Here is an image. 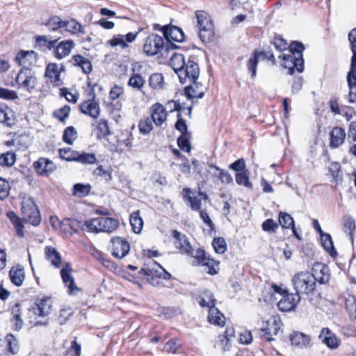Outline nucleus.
<instances>
[{"mask_svg":"<svg viewBox=\"0 0 356 356\" xmlns=\"http://www.w3.org/2000/svg\"><path fill=\"white\" fill-rule=\"evenodd\" d=\"M199 72L198 64L194 60L193 56H190L187 62L185 63L184 68L179 74L180 82L184 84L188 80L191 83H194L196 88H198L197 79Z\"/></svg>","mask_w":356,"mask_h":356,"instance_id":"9d476101","label":"nucleus"},{"mask_svg":"<svg viewBox=\"0 0 356 356\" xmlns=\"http://www.w3.org/2000/svg\"><path fill=\"white\" fill-rule=\"evenodd\" d=\"M23 219L30 224L37 226L40 222L39 210L31 197H24L22 202Z\"/></svg>","mask_w":356,"mask_h":356,"instance_id":"1a4fd4ad","label":"nucleus"},{"mask_svg":"<svg viewBox=\"0 0 356 356\" xmlns=\"http://www.w3.org/2000/svg\"><path fill=\"white\" fill-rule=\"evenodd\" d=\"M236 181L238 185L246 188H252V183L250 181L248 175L245 172H238L236 175Z\"/></svg>","mask_w":356,"mask_h":356,"instance_id":"0e129e2a","label":"nucleus"},{"mask_svg":"<svg viewBox=\"0 0 356 356\" xmlns=\"http://www.w3.org/2000/svg\"><path fill=\"white\" fill-rule=\"evenodd\" d=\"M198 302L201 307H208L210 309L215 307L216 300L211 291H205L199 296Z\"/></svg>","mask_w":356,"mask_h":356,"instance_id":"58836bf2","label":"nucleus"},{"mask_svg":"<svg viewBox=\"0 0 356 356\" xmlns=\"http://www.w3.org/2000/svg\"><path fill=\"white\" fill-rule=\"evenodd\" d=\"M96 136L98 139L101 140L105 138L111 134L110 129L106 120L101 119L94 130Z\"/></svg>","mask_w":356,"mask_h":356,"instance_id":"ea45409f","label":"nucleus"},{"mask_svg":"<svg viewBox=\"0 0 356 356\" xmlns=\"http://www.w3.org/2000/svg\"><path fill=\"white\" fill-rule=\"evenodd\" d=\"M13 317L11 322L15 330H19L22 328L24 323L21 318V308L20 305L16 304L12 309Z\"/></svg>","mask_w":356,"mask_h":356,"instance_id":"79ce46f5","label":"nucleus"},{"mask_svg":"<svg viewBox=\"0 0 356 356\" xmlns=\"http://www.w3.org/2000/svg\"><path fill=\"white\" fill-rule=\"evenodd\" d=\"M111 140H113V138L107 139L108 142L107 145L110 151L113 152H122L126 149H131L132 147L133 138L131 135H129L127 138L124 140L115 139L116 143L114 141H111Z\"/></svg>","mask_w":356,"mask_h":356,"instance_id":"cd10ccee","label":"nucleus"},{"mask_svg":"<svg viewBox=\"0 0 356 356\" xmlns=\"http://www.w3.org/2000/svg\"><path fill=\"white\" fill-rule=\"evenodd\" d=\"M215 169L218 171V174L216 177L221 181L222 184H229L233 182L232 176L227 171L220 169L218 166L214 167Z\"/></svg>","mask_w":356,"mask_h":356,"instance_id":"bf43d9fd","label":"nucleus"},{"mask_svg":"<svg viewBox=\"0 0 356 356\" xmlns=\"http://www.w3.org/2000/svg\"><path fill=\"white\" fill-rule=\"evenodd\" d=\"M164 45L163 37L156 33H151L144 40L143 51L147 56H153L161 52Z\"/></svg>","mask_w":356,"mask_h":356,"instance_id":"9b49d317","label":"nucleus"},{"mask_svg":"<svg viewBox=\"0 0 356 356\" xmlns=\"http://www.w3.org/2000/svg\"><path fill=\"white\" fill-rule=\"evenodd\" d=\"M66 23V31L71 35H77L79 33L85 34V30L83 26L78 21L74 18L65 20Z\"/></svg>","mask_w":356,"mask_h":356,"instance_id":"4c0bfd02","label":"nucleus"},{"mask_svg":"<svg viewBox=\"0 0 356 356\" xmlns=\"http://www.w3.org/2000/svg\"><path fill=\"white\" fill-rule=\"evenodd\" d=\"M16 118L14 111L4 104H0V123L10 127L15 125Z\"/></svg>","mask_w":356,"mask_h":356,"instance_id":"bb28decb","label":"nucleus"},{"mask_svg":"<svg viewBox=\"0 0 356 356\" xmlns=\"http://www.w3.org/2000/svg\"><path fill=\"white\" fill-rule=\"evenodd\" d=\"M162 31L165 40L172 43L173 42H181L184 40V33L181 29L173 25L164 26Z\"/></svg>","mask_w":356,"mask_h":356,"instance_id":"a211bd4d","label":"nucleus"},{"mask_svg":"<svg viewBox=\"0 0 356 356\" xmlns=\"http://www.w3.org/2000/svg\"><path fill=\"white\" fill-rule=\"evenodd\" d=\"M264 231L268 233H275L279 227V224L271 218H268L263 222L261 225Z\"/></svg>","mask_w":356,"mask_h":356,"instance_id":"052dcab7","label":"nucleus"},{"mask_svg":"<svg viewBox=\"0 0 356 356\" xmlns=\"http://www.w3.org/2000/svg\"><path fill=\"white\" fill-rule=\"evenodd\" d=\"M305 50L303 44L298 41H293L289 44V54H283L279 56L282 59V65L293 74L295 71L302 72L304 70L302 52Z\"/></svg>","mask_w":356,"mask_h":356,"instance_id":"20e7f679","label":"nucleus"},{"mask_svg":"<svg viewBox=\"0 0 356 356\" xmlns=\"http://www.w3.org/2000/svg\"><path fill=\"white\" fill-rule=\"evenodd\" d=\"M15 154L7 152L0 156V165L3 167H10L15 163Z\"/></svg>","mask_w":356,"mask_h":356,"instance_id":"3c124183","label":"nucleus"},{"mask_svg":"<svg viewBox=\"0 0 356 356\" xmlns=\"http://www.w3.org/2000/svg\"><path fill=\"white\" fill-rule=\"evenodd\" d=\"M145 83V81L144 78L140 74L136 73H134L128 81L129 86L137 89H140L144 86Z\"/></svg>","mask_w":356,"mask_h":356,"instance_id":"864d4df0","label":"nucleus"},{"mask_svg":"<svg viewBox=\"0 0 356 356\" xmlns=\"http://www.w3.org/2000/svg\"><path fill=\"white\" fill-rule=\"evenodd\" d=\"M33 167L40 175H48L56 169V165L51 160L46 158H40L34 162Z\"/></svg>","mask_w":356,"mask_h":356,"instance_id":"a878e982","label":"nucleus"},{"mask_svg":"<svg viewBox=\"0 0 356 356\" xmlns=\"http://www.w3.org/2000/svg\"><path fill=\"white\" fill-rule=\"evenodd\" d=\"M141 29H138V31L135 33L129 32L126 35H114L111 39L106 42V43L108 45H110L112 47L119 46L122 49H125L129 47V43L135 41Z\"/></svg>","mask_w":356,"mask_h":356,"instance_id":"f8f14e48","label":"nucleus"},{"mask_svg":"<svg viewBox=\"0 0 356 356\" xmlns=\"http://www.w3.org/2000/svg\"><path fill=\"white\" fill-rule=\"evenodd\" d=\"M311 274L315 278V283L318 282L320 284H325L330 277L327 266L322 263L315 264Z\"/></svg>","mask_w":356,"mask_h":356,"instance_id":"393cba45","label":"nucleus"},{"mask_svg":"<svg viewBox=\"0 0 356 356\" xmlns=\"http://www.w3.org/2000/svg\"><path fill=\"white\" fill-rule=\"evenodd\" d=\"M346 135L344 129L339 127L333 128L330 134V147L337 148L341 146L344 143Z\"/></svg>","mask_w":356,"mask_h":356,"instance_id":"c85d7f7f","label":"nucleus"},{"mask_svg":"<svg viewBox=\"0 0 356 356\" xmlns=\"http://www.w3.org/2000/svg\"><path fill=\"white\" fill-rule=\"evenodd\" d=\"M267 326L265 328L261 329V337L267 336L266 340L268 341H272L274 338L273 335L277 334L279 330L281 328V321L277 316H273L267 321Z\"/></svg>","mask_w":356,"mask_h":356,"instance_id":"6ab92c4d","label":"nucleus"},{"mask_svg":"<svg viewBox=\"0 0 356 356\" xmlns=\"http://www.w3.org/2000/svg\"><path fill=\"white\" fill-rule=\"evenodd\" d=\"M175 239L174 245L181 253L191 254L193 266H202L204 270L214 275L218 273L219 262L206 256L205 252L202 249H197L194 254H192V246L186 236L181 232L173 230L172 234Z\"/></svg>","mask_w":356,"mask_h":356,"instance_id":"f257e3e1","label":"nucleus"},{"mask_svg":"<svg viewBox=\"0 0 356 356\" xmlns=\"http://www.w3.org/2000/svg\"><path fill=\"white\" fill-rule=\"evenodd\" d=\"M44 76L47 83L54 88L60 87L63 85L60 70H58V64L56 63H49L46 65Z\"/></svg>","mask_w":356,"mask_h":356,"instance_id":"ddd939ff","label":"nucleus"},{"mask_svg":"<svg viewBox=\"0 0 356 356\" xmlns=\"http://www.w3.org/2000/svg\"><path fill=\"white\" fill-rule=\"evenodd\" d=\"M77 152H78L74 151L70 147L60 149L59 150L60 158L69 161H76V155L75 156V154H77Z\"/></svg>","mask_w":356,"mask_h":356,"instance_id":"680f3d73","label":"nucleus"},{"mask_svg":"<svg viewBox=\"0 0 356 356\" xmlns=\"http://www.w3.org/2000/svg\"><path fill=\"white\" fill-rule=\"evenodd\" d=\"M72 268L69 263H66L60 270V275L63 283L67 287L70 294H75L79 291V289L74 283V277L72 275Z\"/></svg>","mask_w":356,"mask_h":356,"instance_id":"dca6fc26","label":"nucleus"},{"mask_svg":"<svg viewBox=\"0 0 356 356\" xmlns=\"http://www.w3.org/2000/svg\"><path fill=\"white\" fill-rule=\"evenodd\" d=\"M208 320L211 323L221 327L225 324L223 314L215 307L209 310Z\"/></svg>","mask_w":356,"mask_h":356,"instance_id":"f704fd0d","label":"nucleus"},{"mask_svg":"<svg viewBox=\"0 0 356 356\" xmlns=\"http://www.w3.org/2000/svg\"><path fill=\"white\" fill-rule=\"evenodd\" d=\"M259 59L270 62L271 65L277 64L275 56L270 49L268 50L254 49L246 64L247 70L252 78L256 76Z\"/></svg>","mask_w":356,"mask_h":356,"instance_id":"6e6552de","label":"nucleus"},{"mask_svg":"<svg viewBox=\"0 0 356 356\" xmlns=\"http://www.w3.org/2000/svg\"><path fill=\"white\" fill-rule=\"evenodd\" d=\"M291 344L298 348H304L310 345L311 337L300 332H294L290 337Z\"/></svg>","mask_w":356,"mask_h":356,"instance_id":"c756f323","label":"nucleus"},{"mask_svg":"<svg viewBox=\"0 0 356 356\" xmlns=\"http://www.w3.org/2000/svg\"><path fill=\"white\" fill-rule=\"evenodd\" d=\"M76 46L72 39L60 40V38H53L47 35L33 36V47L41 51H50L57 60H62L71 54Z\"/></svg>","mask_w":356,"mask_h":356,"instance_id":"f03ea898","label":"nucleus"},{"mask_svg":"<svg viewBox=\"0 0 356 356\" xmlns=\"http://www.w3.org/2000/svg\"><path fill=\"white\" fill-rule=\"evenodd\" d=\"M37 59L38 54L33 50H20L17 53L14 61L22 67L15 79L16 83L19 88L33 89L35 87L36 78L31 75L30 72H28L24 70H28L32 67L36 63Z\"/></svg>","mask_w":356,"mask_h":356,"instance_id":"7ed1b4c3","label":"nucleus"},{"mask_svg":"<svg viewBox=\"0 0 356 356\" xmlns=\"http://www.w3.org/2000/svg\"><path fill=\"white\" fill-rule=\"evenodd\" d=\"M300 300V296L296 293H287L279 301L277 305L281 311L289 312L296 308Z\"/></svg>","mask_w":356,"mask_h":356,"instance_id":"4be33fe9","label":"nucleus"},{"mask_svg":"<svg viewBox=\"0 0 356 356\" xmlns=\"http://www.w3.org/2000/svg\"><path fill=\"white\" fill-rule=\"evenodd\" d=\"M77 138V131L72 126L67 127L63 133V140L69 145H72Z\"/></svg>","mask_w":356,"mask_h":356,"instance_id":"8fccbe9b","label":"nucleus"},{"mask_svg":"<svg viewBox=\"0 0 356 356\" xmlns=\"http://www.w3.org/2000/svg\"><path fill=\"white\" fill-rule=\"evenodd\" d=\"M76 161L83 164H94L97 162L96 156L93 153L77 152Z\"/></svg>","mask_w":356,"mask_h":356,"instance_id":"49530a36","label":"nucleus"},{"mask_svg":"<svg viewBox=\"0 0 356 356\" xmlns=\"http://www.w3.org/2000/svg\"><path fill=\"white\" fill-rule=\"evenodd\" d=\"M9 275L12 283L18 286L22 284L25 277L24 269L19 267H13Z\"/></svg>","mask_w":356,"mask_h":356,"instance_id":"c9c22d12","label":"nucleus"},{"mask_svg":"<svg viewBox=\"0 0 356 356\" xmlns=\"http://www.w3.org/2000/svg\"><path fill=\"white\" fill-rule=\"evenodd\" d=\"M279 226L284 229H291L295 225L293 217L285 212L280 211L278 216Z\"/></svg>","mask_w":356,"mask_h":356,"instance_id":"a18cd8bd","label":"nucleus"},{"mask_svg":"<svg viewBox=\"0 0 356 356\" xmlns=\"http://www.w3.org/2000/svg\"><path fill=\"white\" fill-rule=\"evenodd\" d=\"M270 43L280 51H284L287 49H289V45L288 44L287 41L284 39L281 35L276 34Z\"/></svg>","mask_w":356,"mask_h":356,"instance_id":"09e8293b","label":"nucleus"},{"mask_svg":"<svg viewBox=\"0 0 356 356\" xmlns=\"http://www.w3.org/2000/svg\"><path fill=\"white\" fill-rule=\"evenodd\" d=\"M118 226L119 222L116 219L106 216L92 218L80 225V227L83 231L108 233L113 232Z\"/></svg>","mask_w":356,"mask_h":356,"instance_id":"39448f33","label":"nucleus"},{"mask_svg":"<svg viewBox=\"0 0 356 356\" xmlns=\"http://www.w3.org/2000/svg\"><path fill=\"white\" fill-rule=\"evenodd\" d=\"M8 217L14 225L17 236H19V237H23V225L18 216H16L14 212H10L8 213Z\"/></svg>","mask_w":356,"mask_h":356,"instance_id":"603ef678","label":"nucleus"},{"mask_svg":"<svg viewBox=\"0 0 356 356\" xmlns=\"http://www.w3.org/2000/svg\"><path fill=\"white\" fill-rule=\"evenodd\" d=\"M72 310L70 308H63L60 310L58 321L60 325L65 324L70 317L72 315Z\"/></svg>","mask_w":356,"mask_h":356,"instance_id":"69168bd1","label":"nucleus"},{"mask_svg":"<svg viewBox=\"0 0 356 356\" xmlns=\"http://www.w3.org/2000/svg\"><path fill=\"white\" fill-rule=\"evenodd\" d=\"M215 252L218 254H222L227 250V243L222 237L215 238L212 243Z\"/></svg>","mask_w":356,"mask_h":356,"instance_id":"13d9d810","label":"nucleus"},{"mask_svg":"<svg viewBox=\"0 0 356 356\" xmlns=\"http://www.w3.org/2000/svg\"><path fill=\"white\" fill-rule=\"evenodd\" d=\"M139 131L143 134H148L153 129L152 120L149 118L142 119L138 124Z\"/></svg>","mask_w":356,"mask_h":356,"instance_id":"5fc2aeb1","label":"nucleus"},{"mask_svg":"<svg viewBox=\"0 0 356 356\" xmlns=\"http://www.w3.org/2000/svg\"><path fill=\"white\" fill-rule=\"evenodd\" d=\"M91 190V186L89 184H76L73 186L72 193L74 196L83 197L87 196Z\"/></svg>","mask_w":356,"mask_h":356,"instance_id":"c03bdc74","label":"nucleus"},{"mask_svg":"<svg viewBox=\"0 0 356 356\" xmlns=\"http://www.w3.org/2000/svg\"><path fill=\"white\" fill-rule=\"evenodd\" d=\"M6 343V350L12 355H16L19 352V341L12 334H8L5 337Z\"/></svg>","mask_w":356,"mask_h":356,"instance_id":"a19ab883","label":"nucleus"},{"mask_svg":"<svg viewBox=\"0 0 356 356\" xmlns=\"http://www.w3.org/2000/svg\"><path fill=\"white\" fill-rule=\"evenodd\" d=\"M195 14L200 40L205 44L211 42L214 39L215 32L211 16L204 10H197Z\"/></svg>","mask_w":356,"mask_h":356,"instance_id":"423d86ee","label":"nucleus"},{"mask_svg":"<svg viewBox=\"0 0 356 356\" xmlns=\"http://www.w3.org/2000/svg\"><path fill=\"white\" fill-rule=\"evenodd\" d=\"M149 85L152 89H162L164 86V79L162 74H152L149 79Z\"/></svg>","mask_w":356,"mask_h":356,"instance_id":"de8ad7c7","label":"nucleus"},{"mask_svg":"<svg viewBox=\"0 0 356 356\" xmlns=\"http://www.w3.org/2000/svg\"><path fill=\"white\" fill-rule=\"evenodd\" d=\"M346 307L351 317H356V300L354 296L346 298Z\"/></svg>","mask_w":356,"mask_h":356,"instance_id":"6e6d98bb","label":"nucleus"},{"mask_svg":"<svg viewBox=\"0 0 356 356\" xmlns=\"http://www.w3.org/2000/svg\"><path fill=\"white\" fill-rule=\"evenodd\" d=\"M88 97L89 99L80 105L81 111L83 113L96 118L99 115L100 108L99 104L95 100L93 90H90Z\"/></svg>","mask_w":356,"mask_h":356,"instance_id":"2eb2a0df","label":"nucleus"},{"mask_svg":"<svg viewBox=\"0 0 356 356\" xmlns=\"http://www.w3.org/2000/svg\"><path fill=\"white\" fill-rule=\"evenodd\" d=\"M185 58L183 54L179 53H174L170 60V65L175 72L176 74L179 76V72H181L184 68Z\"/></svg>","mask_w":356,"mask_h":356,"instance_id":"72a5a7b5","label":"nucleus"},{"mask_svg":"<svg viewBox=\"0 0 356 356\" xmlns=\"http://www.w3.org/2000/svg\"><path fill=\"white\" fill-rule=\"evenodd\" d=\"M70 108L69 106H64L63 107L55 111L54 116L61 122H63L65 118L68 117Z\"/></svg>","mask_w":356,"mask_h":356,"instance_id":"338daca9","label":"nucleus"},{"mask_svg":"<svg viewBox=\"0 0 356 356\" xmlns=\"http://www.w3.org/2000/svg\"><path fill=\"white\" fill-rule=\"evenodd\" d=\"M46 258L56 268H58L61 261V257L56 250L51 246H47L44 249Z\"/></svg>","mask_w":356,"mask_h":356,"instance_id":"e433bc0d","label":"nucleus"},{"mask_svg":"<svg viewBox=\"0 0 356 356\" xmlns=\"http://www.w3.org/2000/svg\"><path fill=\"white\" fill-rule=\"evenodd\" d=\"M151 119L156 126L161 127L165 123L167 112L161 104L156 103L150 108Z\"/></svg>","mask_w":356,"mask_h":356,"instance_id":"b1692460","label":"nucleus"},{"mask_svg":"<svg viewBox=\"0 0 356 356\" xmlns=\"http://www.w3.org/2000/svg\"><path fill=\"white\" fill-rule=\"evenodd\" d=\"M321 238L325 250L330 254H332V252H334V248L331 236L329 234H322Z\"/></svg>","mask_w":356,"mask_h":356,"instance_id":"4d7b16f0","label":"nucleus"},{"mask_svg":"<svg viewBox=\"0 0 356 356\" xmlns=\"http://www.w3.org/2000/svg\"><path fill=\"white\" fill-rule=\"evenodd\" d=\"M184 192L185 193L184 198L188 204L191 209L193 211H200L202 198L206 200L207 199V195L202 192H200L198 195H195L189 188H184Z\"/></svg>","mask_w":356,"mask_h":356,"instance_id":"412c9836","label":"nucleus"},{"mask_svg":"<svg viewBox=\"0 0 356 356\" xmlns=\"http://www.w3.org/2000/svg\"><path fill=\"white\" fill-rule=\"evenodd\" d=\"M74 65L81 67L85 74H89L92 70V65L88 58L81 54H75L72 56Z\"/></svg>","mask_w":356,"mask_h":356,"instance_id":"2f4dec72","label":"nucleus"},{"mask_svg":"<svg viewBox=\"0 0 356 356\" xmlns=\"http://www.w3.org/2000/svg\"><path fill=\"white\" fill-rule=\"evenodd\" d=\"M49 31L52 32H56L61 29L66 28V23L65 20L62 19L61 17L56 15H52L43 22Z\"/></svg>","mask_w":356,"mask_h":356,"instance_id":"7c9ffc66","label":"nucleus"},{"mask_svg":"<svg viewBox=\"0 0 356 356\" xmlns=\"http://www.w3.org/2000/svg\"><path fill=\"white\" fill-rule=\"evenodd\" d=\"M33 313L39 317L47 316L53 310V301L49 297H44L38 300L35 307L33 308Z\"/></svg>","mask_w":356,"mask_h":356,"instance_id":"aec40b11","label":"nucleus"},{"mask_svg":"<svg viewBox=\"0 0 356 356\" xmlns=\"http://www.w3.org/2000/svg\"><path fill=\"white\" fill-rule=\"evenodd\" d=\"M318 337L323 343L331 349L337 348L341 343L340 339L327 327L321 330Z\"/></svg>","mask_w":356,"mask_h":356,"instance_id":"5701e85b","label":"nucleus"},{"mask_svg":"<svg viewBox=\"0 0 356 356\" xmlns=\"http://www.w3.org/2000/svg\"><path fill=\"white\" fill-rule=\"evenodd\" d=\"M188 136V134H181L177 139V145L183 151L190 152L191 147Z\"/></svg>","mask_w":356,"mask_h":356,"instance_id":"e2e57ef3","label":"nucleus"},{"mask_svg":"<svg viewBox=\"0 0 356 356\" xmlns=\"http://www.w3.org/2000/svg\"><path fill=\"white\" fill-rule=\"evenodd\" d=\"M351 51L353 56L351 57L350 71L347 74L349 89L356 88V50Z\"/></svg>","mask_w":356,"mask_h":356,"instance_id":"473e14b6","label":"nucleus"},{"mask_svg":"<svg viewBox=\"0 0 356 356\" xmlns=\"http://www.w3.org/2000/svg\"><path fill=\"white\" fill-rule=\"evenodd\" d=\"M113 243L112 254L118 259H122L129 252L130 245L127 241L121 237H114L111 240Z\"/></svg>","mask_w":356,"mask_h":356,"instance_id":"f3484780","label":"nucleus"},{"mask_svg":"<svg viewBox=\"0 0 356 356\" xmlns=\"http://www.w3.org/2000/svg\"><path fill=\"white\" fill-rule=\"evenodd\" d=\"M10 185L4 179L0 177V199L3 200L9 195Z\"/></svg>","mask_w":356,"mask_h":356,"instance_id":"774afa93","label":"nucleus"},{"mask_svg":"<svg viewBox=\"0 0 356 356\" xmlns=\"http://www.w3.org/2000/svg\"><path fill=\"white\" fill-rule=\"evenodd\" d=\"M159 270L149 269L148 270L142 268L140 273L145 276L148 282L152 285L156 286L159 284V278L162 277L164 280H169L171 278V274L165 271L164 268L159 266Z\"/></svg>","mask_w":356,"mask_h":356,"instance_id":"4468645a","label":"nucleus"},{"mask_svg":"<svg viewBox=\"0 0 356 356\" xmlns=\"http://www.w3.org/2000/svg\"><path fill=\"white\" fill-rule=\"evenodd\" d=\"M291 283L296 293L300 296L310 294L316 289L315 278L307 271L296 273L291 279Z\"/></svg>","mask_w":356,"mask_h":356,"instance_id":"0eeeda50","label":"nucleus"},{"mask_svg":"<svg viewBox=\"0 0 356 356\" xmlns=\"http://www.w3.org/2000/svg\"><path fill=\"white\" fill-rule=\"evenodd\" d=\"M130 224L135 233L138 234L140 232L143 226V221L140 216L139 211H135L131 214Z\"/></svg>","mask_w":356,"mask_h":356,"instance_id":"37998d69","label":"nucleus"}]
</instances>
